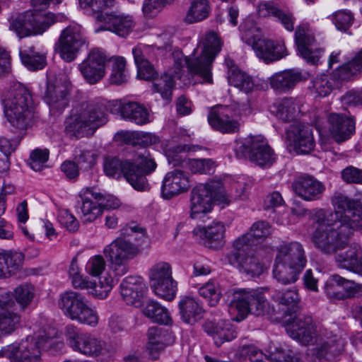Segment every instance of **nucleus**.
<instances>
[{
	"instance_id": "61",
	"label": "nucleus",
	"mask_w": 362,
	"mask_h": 362,
	"mask_svg": "<svg viewBox=\"0 0 362 362\" xmlns=\"http://www.w3.org/2000/svg\"><path fill=\"white\" fill-rule=\"evenodd\" d=\"M33 288L31 285L24 284L17 286L13 291L16 302L23 308L29 305L33 298Z\"/></svg>"
},
{
	"instance_id": "9",
	"label": "nucleus",
	"mask_w": 362,
	"mask_h": 362,
	"mask_svg": "<svg viewBox=\"0 0 362 362\" xmlns=\"http://www.w3.org/2000/svg\"><path fill=\"white\" fill-rule=\"evenodd\" d=\"M65 336L68 346L75 352L90 358L107 357L112 353L111 346L89 332L67 325Z\"/></svg>"
},
{
	"instance_id": "3",
	"label": "nucleus",
	"mask_w": 362,
	"mask_h": 362,
	"mask_svg": "<svg viewBox=\"0 0 362 362\" xmlns=\"http://www.w3.org/2000/svg\"><path fill=\"white\" fill-rule=\"evenodd\" d=\"M273 299L282 305L287 306L285 312L286 329L288 334L301 344H306L313 339L315 326L311 316L299 310L300 298L296 290H287L273 295Z\"/></svg>"
},
{
	"instance_id": "43",
	"label": "nucleus",
	"mask_w": 362,
	"mask_h": 362,
	"mask_svg": "<svg viewBox=\"0 0 362 362\" xmlns=\"http://www.w3.org/2000/svg\"><path fill=\"white\" fill-rule=\"evenodd\" d=\"M301 269L289 265L281 259H275V264L273 269L274 278L281 284H289L295 283L298 279Z\"/></svg>"
},
{
	"instance_id": "37",
	"label": "nucleus",
	"mask_w": 362,
	"mask_h": 362,
	"mask_svg": "<svg viewBox=\"0 0 362 362\" xmlns=\"http://www.w3.org/2000/svg\"><path fill=\"white\" fill-rule=\"evenodd\" d=\"M88 303L82 294L75 291H67L60 295L59 307L66 317L74 320Z\"/></svg>"
},
{
	"instance_id": "34",
	"label": "nucleus",
	"mask_w": 362,
	"mask_h": 362,
	"mask_svg": "<svg viewBox=\"0 0 362 362\" xmlns=\"http://www.w3.org/2000/svg\"><path fill=\"white\" fill-rule=\"evenodd\" d=\"M306 79L301 71L295 69L277 72L269 78L271 87L277 91L286 93L293 89L298 83Z\"/></svg>"
},
{
	"instance_id": "54",
	"label": "nucleus",
	"mask_w": 362,
	"mask_h": 362,
	"mask_svg": "<svg viewBox=\"0 0 362 362\" xmlns=\"http://www.w3.org/2000/svg\"><path fill=\"white\" fill-rule=\"evenodd\" d=\"M112 63V73L110 76V83L120 85L127 81L126 61L122 57H112L107 59Z\"/></svg>"
},
{
	"instance_id": "21",
	"label": "nucleus",
	"mask_w": 362,
	"mask_h": 362,
	"mask_svg": "<svg viewBox=\"0 0 362 362\" xmlns=\"http://www.w3.org/2000/svg\"><path fill=\"white\" fill-rule=\"evenodd\" d=\"M327 122L330 135L337 143L349 139L356 132V118L349 112H332Z\"/></svg>"
},
{
	"instance_id": "18",
	"label": "nucleus",
	"mask_w": 362,
	"mask_h": 362,
	"mask_svg": "<svg viewBox=\"0 0 362 362\" xmlns=\"http://www.w3.org/2000/svg\"><path fill=\"white\" fill-rule=\"evenodd\" d=\"M286 141L289 147L298 154H308L315 147L313 129L308 124L297 122L286 131Z\"/></svg>"
},
{
	"instance_id": "29",
	"label": "nucleus",
	"mask_w": 362,
	"mask_h": 362,
	"mask_svg": "<svg viewBox=\"0 0 362 362\" xmlns=\"http://www.w3.org/2000/svg\"><path fill=\"white\" fill-rule=\"evenodd\" d=\"M226 227L220 221H214L207 227L197 226L193 235L204 241V244L210 248H218L224 243Z\"/></svg>"
},
{
	"instance_id": "64",
	"label": "nucleus",
	"mask_w": 362,
	"mask_h": 362,
	"mask_svg": "<svg viewBox=\"0 0 362 362\" xmlns=\"http://www.w3.org/2000/svg\"><path fill=\"white\" fill-rule=\"evenodd\" d=\"M332 19L337 30L346 31L353 23L354 16L350 11L343 10L334 13Z\"/></svg>"
},
{
	"instance_id": "42",
	"label": "nucleus",
	"mask_w": 362,
	"mask_h": 362,
	"mask_svg": "<svg viewBox=\"0 0 362 362\" xmlns=\"http://www.w3.org/2000/svg\"><path fill=\"white\" fill-rule=\"evenodd\" d=\"M211 12V6L209 0H190L184 21L187 24L202 22L209 18Z\"/></svg>"
},
{
	"instance_id": "11",
	"label": "nucleus",
	"mask_w": 362,
	"mask_h": 362,
	"mask_svg": "<svg viewBox=\"0 0 362 362\" xmlns=\"http://www.w3.org/2000/svg\"><path fill=\"white\" fill-rule=\"evenodd\" d=\"M50 339L38 336H28L19 344H11L1 349L0 356H4L11 362H42L41 349L51 345Z\"/></svg>"
},
{
	"instance_id": "1",
	"label": "nucleus",
	"mask_w": 362,
	"mask_h": 362,
	"mask_svg": "<svg viewBox=\"0 0 362 362\" xmlns=\"http://www.w3.org/2000/svg\"><path fill=\"white\" fill-rule=\"evenodd\" d=\"M334 211L316 209L312 219L316 224L311 240L324 254L331 255L348 244L354 231L362 228V209L343 194L332 199Z\"/></svg>"
},
{
	"instance_id": "57",
	"label": "nucleus",
	"mask_w": 362,
	"mask_h": 362,
	"mask_svg": "<svg viewBox=\"0 0 362 362\" xmlns=\"http://www.w3.org/2000/svg\"><path fill=\"white\" fill-rule=\"evenodd\" d=\"M199 293L201 296L206 299L211 306H215L221 297V291L219 285L213 281H209L199 288Z\"/></svg>"
},
{
	"instance_id": "49",
	"label": "nucleus",
	"mask_w": 362,
	"mask_h": 362,
	"mask_svg": "<svg viewBox=\"0 0 362 362\" xmlns=\"http://www.w3.org/2000/svg\"><path fill=\"white\" fill-rule=\"evenodd\" d=\"M346 80H337L333 77V73L331 78H329L326 75H322L315 78L309 87L318 96L325 97L329 94L333 88H339L342 81Z\"/></svg>"
},
{
	"instance_id": "52",
	"label": "nucleus",
	"mask_w": 362,
	"mask_h": 362,
	"mask_svg": "<svg viewBox=\"0 0 362 362\" xmlns=\"http://www.w3.org/2000/svg\"><path fill=\"white\" fill-rule=\"evenodd\" d=\"M345 278L334 274L325 283L324 289L331 300H344Z\"/></svg>"
},
{
	"instance_id": "25",
	"label": "nucleus",
	"mask_w": 362,
	"mask_h": 362,
	"mask_svg": "<svg viewBox=\"0 0 362 362\" xmlns=\"http://www.w3.org/2000/svg\"><path fill=\"white\" fill-rule=\"evenodd\" d=\"M11 303L9 293L0 288V332L4 335L11 334L21 326V316L8 308Z\"/></svg>"
},
{
	"instance_id": "40",
	"label": "nucleus",
	"mask_w": 362,
	"mask_h": 362,
	"mask_svg": "<svg viewBox=\"0 0 362 362\" xmlns=\"http://www.w3.org/2000/svg\"><path fill=\"white\" fill-rule=\"evenodd\" d=\"M24 260L22 252L8 250L0 252V277L6 278L18 272Z\"/></svg>"
},
{
	"instance_id": "41",
	"label": "nucleus",
	"mask_w": 362,
	"mask_h": 362,
	"mask_svg": "<svg viewBox=\"0 0 362 362\" xmlns=\"http://www.w3.org/2000/svg\"><path fill=\"white\" fill-rule=\"evenodd\" d=\"M121 116L136 124L143 125L150 122L148 110L136 102H129L119 106Z\"/></svg>"
},
{
	"instance_id": "8",
	"label": "nucleus",
	"mask_w": 362,
	"mask_h": 362,
	"mask_svg": "<svg viewBox=\"0 0 362 362\" xmlns=\"http://www.w3.org/2000/svg\"><path fill=\"white\" fill-rule=\"evenodd\" d=\"M228 204L223 184L218 180H212L196 186L191 192L190 217L202 219L213 209L214 203Z\"/></svg>"
},
{
	"instance_id": "19",
	"label": "nucleus",
	"mask_w": 362,
	"mask_h": 362,
	"mask_svg": "<svg viewBox=\"0 0 362 362\" xmlns=\"http://www.w3.org/2000/svg\"><path fill=\"white\" fill-rule=\"evenodd\" d=\"M107 58L99 49H93L87 57L78 64V69L89 84H95L105 75V64Z\"/></svg>"
},
{
	"instance_id": "45",
	"label": "nucleus",
	"mask_w": 362,
	"mask_h": 362,
	"mask_svg": "<svg viewBox=\"0 0 362 362\" xmlns=\"http://www.w3.org/2000/svg\"><path fill=\"white\" fill-rule=\"evenodd\" d=\"M143 314L156 323L169 325L173 322L168 309L154 300L147 302L143 308Z\"/></svg>"
},
{
	"instance_id": "44",
	"label": "nucleus",
	"mask_w": 362,
	"mask_h": 362,
	"mask_svg": "<svg viewBox=\"0 0 362 362\" xmlns=\"http://www.w3.org/2000/svg\"><path fill=\"white\" fill-rule=\"evenodd\" d=\"M276 117L284 122L296 119L300 115V103L293 98H284L276 104Z\"/></svg>"
},
{
	"instance_id": "55",
	"label": "nucleus",
	"mask_w": 362,
	"mask_h": 362,
	"mask_svg": "<svg viewBox=\"0 0 362 362\" xmlns=\"http://www.w3.org/2000/svg\"><path fill=\"white\" fill-rule=\"evenodd\" d=\"M153 87V90L159 93L163 99L170 100L174 88L173 77L168 74H165L159 78H155Z\"/></svg>"
},
{
	"instance_id": "53",
	"label": "nucleus",
	"mask_w": 362,
	"mask_h": 362,
	"mask_svg": "<svg viewBox=\"0 0 362 362\" xmlns=\"http://www.w3.org/2000/svg\"><path fill=\"white\" fill-rule=\"evenodd\" d=\"M19 55L22 63L29 70L42 69L46 65L45 57L35 52L33 47L21 49Z\"/></svg>"
},
{
	"instance_id": "33",
	"label": "nucleus",
	"mask_w": 362,
	"mask_h": 362,
	"mask_svg": "<svg viewBox=\"0 0 362 362\" xmlns=\"http://www.w3.org/2000/svg\"><path fill=\"white\" fill-rule=\"evenodd\" d=\"M346 245L339 249L340 252L335 257L337 265L342 269L361 274L362 273V250L358 245H351L346 250ZM339 250L334 253L337 252ZM334 254V252L332 253Z\"/></svg>"
},
{
	"instance_id": "46",
	"label": "nucleus",
	"mask_w": 362,
	"mask_h": 362,
	"mask_svg": "<svg viewBox=\"0 0 362 362\" xmlns=\"http://www.w3.org/2000/svg\"><path fill=\"white\" fill-rule=\"evenodd\" d=\"M362 70V49L349 62L344 63L333 71L337 80H350Z\"/></svg>"
},
{
	"instance_id": "4",
	"label": "nucleus",
	"mask_w": 362,
	"mask_h": 362,
	"mask_svg": "<svg viewBox=\"0 0 362 362\" xmlns=\"http://www.w3.org/2000/svg\"><path fill=\"white\" fill-rule=\"evenodd\" d=\"M5 114L16 128L26 129L34 118V104L30 90L20 83H14L4 100Z\"/></svg>"
},
{
	"instance_id": "23",
	"label": "nucleus",
	"mask_w": 362,
	"mask_h": 362,
	"mask_svg": "<svg viewBox=\"0 0 362 362\" xmlns=\"http://www.w3.org/2000/svg\"><path fill=\"white\" fill-rule=\"evenodd\" d=\"M251 248L252 247H247L238 250L233 247V250L226 255V259L228 264L243 269L247 274H259L262 267Z\"/></svg>"
},
{
	"instance_id": "63",
	"label": "nucleus",
	"mask_w": 362,
	"mask_h": 362,
	"mask_svg": "<svg viewBox=\"0 0 362 362\" xmlns=\"http://www.w3.org/2000/svg\"><path fill=\"white\" fill-rule=\"evenodd\" d=\"M49 158V151L47 149L36 148L30 155L29 165L35 171H40L45 166Z\"/></svg>"
},
{
	"instance_id": "24",
	"label": "nucleus",
	"mask_w": 362,
	"mask_h": 362,
	"mask_svg": "<svg viewBox=\"0 0 362 362\" xmlns=\"http://www.w3.org/2000/svg\"><path fill=\"white\" fill-rule=\"evenodd\" d=\"M292 188L296 195L306 202L320 199L325 191V185L310 175L298 177L292 183Z\"/></svg>"
},
{
	"instance_id": "26",
	"label": "nucleus",
	"mask_w": 362,
	"mask_h": 362,
	"mask_svg": "<svg viewBox=\"0 0 362 362\" xmlns=\"http://www.w3.org/2000/svg\"><path fill=\"white\" fill-rule=\"evenodd\" d=\"M189 187L188 176L182 170H174L165 175L161 187V194L164 199H170L187 192Z\"/></svg>"
},
{
	"instance_id": "36",
	"label": "nucleus",
	"mask_w": 362,
	"mask_h": 362,
	"mask_svg": "<svg viewBox=\"0 0 362 362\" xmlns=\"http://www.w3.org/2000/svg\"><path fill=\"white\" fill-rule=\"evenodd\" d=\"M88 303L82 294L75 291H67L60 295L59 307L66 317L74 320Z\"/></svg>"
},
{
	"instance_id": "28",
	"label": "nucleus",
	"mask_w": 362,
	"mask_h": 362,
	"mask_svg": "<svg viewBox=\"0 0 362 362\" xmlns=\"http://www.w3.org/2000/svg\"><path fill=\"white\" fill-rule=\"evenodd\" d=\"M147 288L139 276H129L120 284V293L127 304L140 307Z\"/></svg>"
},
{
	"instance_id": "17",
	"label": "nucleus",
	"mask_w": 362,
	"mask_h": 362,
	"mask_svg": "<svg viewBox=\"0 0 362 362\" xmlns=\"http://www.w3.org/2000/svg\"><path fill=\"white\" fill-rule=\"evenodd\" d=\"M86 42V38L78 25H72L64 28L55 45V49L66 62H72L81 47Z\"/></svg>"
},
{
	"instance_id": "59",
	"label": "nucleus",
	"mask_w": 362,
	"mask_h": 362,
	"mask_svg": "<svg viewBox=\"0 0 362 362\" xmlns=\"http://www.w3.org/2000/svg\"><path fill=\"white\" fill-rule=\"evenodd\" d=\"M74 320L91 327H95L99 322V315L96 310L91 308L88 303Z\"/></svg>"
},
{
	"instance_id": "2",
	"label": "nucleus",
	"mask_w": 362,
	"mask_h": 362,
	"mask_svg": "<svg viewBox=\"0 0 362 362\" xmlns=\"http://www.w3.org/2000/svg\"><path fill=\"white\" fill-rule=\"evenodd\" d=\"M156 167L154 159L145 151L130 160L107 158L104 163V172L108 177L117 179L123 175L134 189L146 191L148 189L146 176L153 173Z\"/></svg>"
},
{
	"instance_id": "51",
	"label": "nucleus",
	"mask_w": 362,
	"mask_h": 362,
	"mask_svg": "<svg viewBox=\"0 0 362 362\" xmlns=\"http://www.w3.org/2000/svg\"><path fill=\"white\" fill-rule=\"evenodd\" d=\"M30 11V24L33 35H42L53 25V18L50 12H42V10Z\"/></svg>"
},
{
	"instance_id": "62",
	"label": "nucleus",
	"mask_w": 362,
	"mask_h": 362,
	"mask_svg": "<svg viewBox=\"0 0 362 362\" xmlns=\"http://www.w3.org/2000/svg\"><path fill=\"white\" fill-rule=\"evenodd\" d=\"M106 261L100 255L89 258L86 264V271L93 277L100 276L106 269Z\"/></svg>"
},
{
	"instance_id": "15",
	"label": "nucleus",
	"mask_w": 362,
	"mask_h": 362,
	"mask_svg": "<svg viewBox=\"0 0 362 362\" xmlns=\"http://www.w3.org/2000/svg\"><path fill=\"white\" fill-rule=\"evenodd\" d=\"M313 325L315 326V334H313V339L305 345L312 344L315 339L316 346L314 349L313 354L317 358L321 360L329 354L335 355L343 350L346 342L338 328L330 329L320 327L317 329L314 322Z\"/></svg>"
},
{
	"instance_id": "12",
	"label": "nucleus",
	"mask_w": 362,
	"mask_h": 362,
	"mask_svg": "<svg viewBox=\"0 0 362 362\" xmlns=\"http://www.w3.org/2000/svg\"><path fill=\"white\" fill-rule=\"evenodd\" d=\"M236 156L248 158L261 168H270L276 160V155L267 141L257 136H249L237 144Z\"/></svg>"
},
{
	"instance_id": "38",
	"label": "nucleus",
	"mask_w": 362,
	"mask_h": 362,
	"mask_svg": "<svg viewBox=\"0 0 362 362\" xmlns=\"http://www.w3.org/2000/svg\"><path fill=\"white\" fill-rule=\"evenodd\" d=\"M147 335V348L151 355L162 351L175 341L173 332L168 329L151 327L148 329Z\"/></svg>"
},
{
	"instance_id": "35",
	"label": "nucleus",
	"mask_w": 362,
	"mask_h": 362,
	"mask_svg": "<svg viewBox=\"0 0 362 362\" xmlns=\"http://www.w3.org/2000/svg\"><path fill=\"white\" fill-rule=\"evenodd\" d=\"M72 285L75 288H92V294L103 299L107 298L113 287V279L107 275L100 278L98 284L83 278L80 274L71 276Z\"/></svg>"
},
{
	"instance_id": "10",
	"label": "nucleus",
	"mask_w": 362,
	"mask_h": 362,
	"mask_svg": "<svg viewBox=\"0 0 362 362\" xmlns=\"http://www.w3.org/2000/svg\"><path fill=\"white\" fill-rule=\"evenodd\" d=\"M230 308L231 310L237 311L235 320L238 322L243 320L249 313L259 316L274 311L264 293L257 290L234 292Z\"/></svg>"
},
{
	"instance_id": "48",
	"label": "nucleus",
	"mask_w": 362,
	"mask_h": 362,
	"mask_svg": "<svg viewBox=\"0 0 362 362\" xmlns=\"http://www.w3.org/2000/svg\"><path fill=\"white\" fill-rule=\"evenodd\" d=\"M134 62L138 69V76L144 80H151L156 78L157 72L149 59L144 56L141 47H136L132 49Z\"/></svg>"
},
{
	"instance_id": "31",
	"label": "nucleus",
	"mask_w": 362,
	"mask_h": 362,
	"mask_svg": "<svg viewBox=\"0 0 362 362\" xmlns=\"http://www.w3.org/2000/svg\"><path fill=\"white\" fill-rule=\"evenodd\" d=\"M253 49L257 56L266 63L279 60L288 55V51L284 42H274L265 38L257 40Z\"/></svg>"
},
{
	"instance_id": "58",
	"label": "nucleus",
	"mask_w": 362,
	"mask_h": 362,
	"mask_svg": "<svg viewBox=\"0 0 362 362\" xmlns=\"http://www.w3.org/2000/svg\"><path fill=\"white\" fill-rule=\"evenodd\" d=\"M241 38L243 41L252 47L256 45L257 40L262 39L261 30L253 21H246L243 25H240Z\"/></svg>"
},
{
	"instance_id": "27",
	"label": "nucleus",
	"mask_w": 362,
	"mask_h": 362,
	"mask_svg": "<svg viewBox=\"0 0 362 362\" xmlns=\"http://www.w3.org/2000/svg\"><path fill=\"white\" fill-rule=\"evenodd\" d=\"M68 85L60 81H49L45 95V102L53 114L62 112L68 105Z\"/></svg>"
},
{
	"instance_id": "6",
	"label": "nucleus",
	"mask_w": 362,
	"mask_h": 362,
	"mask_svg": "<svg viewBox=\"0 0 362 362\" xmlns=\"http://www.w3.org/2000/svg\"><path fill=\"white\" fill-rule=\"evenodd\" d=\"M107 116L105 104L97 101L86 102L76 108L67 128L76 137L91 136L98 128L107 122Z\"/></svg>"
},
{
	"instance_id": "60",
	"label": "nucleus",
	"mask_w": 362,
	"mask_h": 362,
	"mask_svg": "<svg viewBox=\"0 0 362 362\" xmlns=\"http://www.w3.org/2000/svg\"><path fill=\"white\" fill-rule=\"evenodd\" d=\"M75 160L84 170L91 168L96 163L98 155L93 151L76 148L75 150Z\"/></svg>"
},
{
	"instance_id": "16",
	"label": "nucleus",
	"mask_w": 362,
	"mask_h": 362,
	"mask_svg": "<svg viewBox=\"0 0 362 362\" xmlns=\"http://www.w3.org/2000/svg\"><path fill=\"white\" fill-rule=\"evenodd\" d=\"M232 107L217 105L213 107L208 115L209 124L216 130L222 133H235L239 131L240 123L234 118V115L240 116L247 110L246 105H238L237 112L233 113Z\"/></svg>"
},
{
	"instance_id": "30",
	"label": "nucleus",
	"mask_w": 362,
	"mask_h": 362,
	"mask_svg": "<svg viewBox=\"0 0 362 362\" xmlns=\"http://www.w3.org/2000/svg\"><path fill=\"white\" fill-rule=\"evenodd\" d=\"M276 258L301 270L305 267L307 259L302 244L293 241L284 243L278 247Z\"/></svg>"
},
{
	"instance_id": "22",
	"label": "nucleus",
	"mask_w": 362,
	"mask_h": 362,
	"mask_svg": "<svg viewBox=\"0 0 362 362\" xmlns=\"http://www.w3.org/2000/svg\"><path fill=\"white\" fill-rule=\"evenodd\" d=\"M295 42L300 54L308 62L317 64L323 50L317 48L315 37L307 24L297 26L295 32Z\"/></svg>"
},
{
	"instance_id": "14",
	"label": "nucleus",
	"mask_w": 362,
	"mask_h": 362,
	"mask_svg": "<svg viewBox=\"0 0 362 362\" xmlns=\"http://www.w3.org/2000/svg\"><path fill=\"white\" fill-rule=\"evenodd\" d=\"M151 287L155 294L166 300L174 299L177 282L172 276V267L166 262L154 264L148 272Z\"/></svg>"
},
{
	"instance_id": "20",
	"label": "nucleus",
	"mask_w": 362,
	"mask_h": 362,
	"mask_svg": "<svg viewBox=\"0 0 362 362\" xmlns=\"http://www.w3.org/2000/svg\"><path fill=\"white\" fill-rule=\"evenodd\" d=\"M81 218L83 222H93L99 217L105 206L106 197L92 189H83L78 194Z\"/></svg>"
},
{
	"instance_id": "50",
	"label": "nucleus",
	"mask_w": 362,
	"mask_h": 362,
	"mask_svg": "<svg viewBox=\"0 0 362 362\" xmlns=\"http://www.w3.org/2000/svg\"><path fill=\"white\" fill-rule=\"evenodd\" d=\"M30 15V11H26L9 19V29L20 38L32 35Z\"/></svg>"
},
{
	"instance_id": "47",
	"label": "nucleus",
	"mask_w": 362,
	"mask_h": 362,
	"mask_svg": "<svg viewBox=\"0 0 362 362\" xmlns=\"http://www.w3.org/2000/svg\"><path fill=\"white\" fill-rule=\"evenodd\" d=\"M228 81L245 93H249L258 88L250 76L242 71L240 69H233L228 76Z\"/></svg>"
},
{
	"instance_id": "32",
	"label": "nucleus",
	"mask_w": 362,
	"mask_h": 362,
	"mask_svg": "<svg viewBox=\"0 0 362 362\" xmlns=\"http://www.w3.org/2000/svg\"><path fill=\"white\" fill-rule=\"evenodd\" d=\"M271 234V226L263 221L254 223L250 231L237 238L233 243V247L240 250L247 247H252L262 242Z\"/></svg>"
},
{
	"instance_id": "13",
	"label": "nucleus",
	"mask_w": 362,
	"mask_h": 362,
	"mask_svg": "<svg viewBox=\"0 0 362 362\" xmlns=\"http://www.w3.org/2000/svg\"><path fill=\"white\" fill-rule=\"evenodd\" d=\"M139 252L138 246L124 238H116L103 250V254L108 258L112 271L119 276L124 275L129 271L128 262Z\"/></svg>"
},
{
	"instance_id": "7",
	"label": "nucleus",
	"mask_w": 362,
	"mask_h": 362,
	"mask_svg": "<svg viewBox=\"0 0 362 362\" xmlns=\"http://www.w3.org/2000/svg\"><path fill=\"white\" fill-rule=\"evenodd\" d=\"M223 45L221 37L214 32L206 33L199 46L202 48L200 54L197 57H186L184 59L189 71L200 76L204 82L211 83V64L216 55L221 51Z\"/></svg>"
},
{
	"instance_id": "56",
	"label": "nucleus",
	"mask_w": 362,
	"mask_h": 362,
	"mask_svg": "<svg viewBox=\"0 0 362 362\" xmlns=\"http://www.w3.org/2000/svg\"><path fill=\"white\" fill-rule=\"evenodd\" d=\"M186 166L192 173L211 174L216 168V163L210 158L189 159Z\"/></svg>"
},
{
	"instance_id": "5",
	"label": "nucleus",
	"mask_w": 362,
	"mask_h": 362,
	"mask_svg": "<svg viewBox=\"0 0 362 362\" xmlns=\"http://www.w3.org/2000/svg\"><path fill=\"white\" fill-rule=\"evenodd\" d=\"M78 4L81 8L91 11L96 21L101 23L95 30L96 33L109 30L124 37L134 27L130 16L117 12L103 13L105 9L113 7L116 0H78Z\"/></svg>"
},
{
	"instance_id": "39",
	"label": "nucleus",
	"mask_w": 362,
	"mask_h": 362,
	"mask_svg": "<svg viewBox=\"0 0 362 362\" xmlns=\"http://www.w3.org/2000/svg\"><path fill=\"white\" fill-rule=\"evenodd\" d=\"M178 307L181 319L187 324L193 325L204 316L202 306L194 298H182L179 302Z\"/></svg>"
}]
</instances>
